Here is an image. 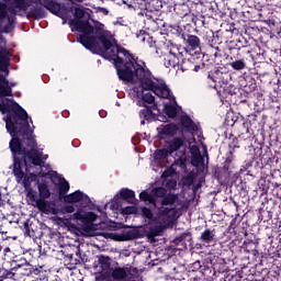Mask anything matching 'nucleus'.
I'll return each instance as SVG.
<instances>
[{
  "label": "nucleus",
  "instance_id": "f257e3e1",
  "mask_svg": "<svg viewBox=\"0 0 281 281\" xmlns=\"http://www.w3.org/2000/svg\"><path fill=\"white\" fill-rule=\"evenodd\" d=\"M31 3H40L45 10L58 16L63 21V25L68 22L71 32H79L78 43L95 52L105 60L114 65L116 76L122 82H135L138 80L143 91H153L158 98L164 100H172V91L166 83L155 81V76L146 61L139 59L131 50L122 45L113 44L111 41V32L104 30V24L97 22L93 25L91 14L85 11L82 7H75L74 3H60L56 0H30Z\"/></svg>",
  "mask_w": 281,
  "mask_h": 281
},
{
  "label": "nucleus",
  "instance_id": "f03ea898",
  "mask_svg": "<svg viewBox=\"0 0 281 281\" xmlns=\"http://www.w3.org/2000/svg\"><path fill=\"white\" fill-rule=\"evenodd\" d=\"M7 111V133L11 136L9 148L11 150L13 164L10 167L18 183L25 190L31 186L30 178L25 177L23 168L31 166H43V153L38 150V143L34 135V130L30 127V115L19 104L10 108L8 104H0V111Z\"/></svg>",
  "mask_w": 281,
  "mask_h": 281
},
{
  "label": "nucleus",
  "instance_id": "7ed1b4c3",
  "mask_svg": "<svg viewBox=\"0 0 281 281\" xmlns=\"http://www.w3.org/2000/svg\"><path fill=\"white\" fill-rule=\"evenodd\" d=\"M30 5L31 4L25 0H13V5L8 8V12L11 15H7L5 19L2 21V34H10V32L14 30L16 16H24L22 13H19V11L24 12L26 19H35V21H41V19L47 18V11H45L44 5H42L41 3L35 4L31 8Z\"/></svg>",
  "mask_w": 281,
  "mask_h": 281
},
{
  "label": "nucleus",
  "instance_id": "20e7f679",
  "mask_svg": "<svg viewBox=\"0 0 281 281\" xmlns=\"http://www.w3.org/2000/svg\"><path fill=\"white\" fill-rule=\"evenodd\" d=\"M13 87H16V83L10 82V80H8V78L3 74H0V100H2L0 104H7V106L9 108H12L14 106V104H18V106H20V109H22L27 115V111H25V109H23L14 100H10V99L3 100V98H11ZM10 111L11 110H8V108H5L4 112L0 110V113H3V114L7 113V116L4 117V122L8 120V116L10 115ZM5 128H8V122H5Z\"/></svg>",
  "mask_w": 281,
  "mask_h": 281
},
{
  "label": "nucleus",
  "instance_id": "39448f33",
  "mask_svg": "<svg viewBox=\"0 0 281 281\" xmlns=\"http://www.w3.org/2000/svg\"><path fill=\"white\" fill-rule=\"evenodd\" d=\"M74 220L80 221L83 232H91L93 229V222L98 221V215L93 212L82 214L81 212L74 213Z\"/></svg>",
  "mask_w": 281,
  "mask_h": 281
},
{
  "label": "nucleus",
  "instance_id": "423d86ee",
  "mask_svg": "<svg viewBox=\"0 0 281 281\" xmlns=\"http://www.w3.org/2000/svg\"><path fill=\"white\" fill-rule=\"evenodd\" d=\"M37 190L40 193V199L36 201V207L40 210V212H46L47 211V199L52 196V192L49 191V187L47 183L42 182L38 183Z\"/></svg>",
  "mask_w": 281,
  "mask_h": 281
},
{
  "label": "nucleus",
  "instance_id": "0eeeda50",
  "mask_svg": "<svg viewBox=\"0 0 281 281\" xmlns=\"http://www.w3.org/2000/svg\"><path fill=\"white\" fill-rule=\"evenodd\" d=\"M111 278L114 281H124L128 276H133V273H137V268L133 267H120L116 266L114 268H110Z\"/></svg>",
  "mask_w": 281,
  "mask_h": 281
},
{
  "label": "nucleus",
  "instance_id": "6e6552de",
  "mask_svg": "<svg viewBox=\"0 0 281 281\" xmlns=\"http://www.w3.org/2000/svg\"><path fill=\"white\" fill-rule=\"evenodd\" d=\"M12 60V53L5 47L0 46V71L10 76V65Z\"/></svg>",
  "mask_w": 281,
  "mask_h": 281
},
{
  "label": "nucleus",
  "instance_id": "1a4fd4ad",
  "mask_svg": "<svg viewBox=\"0 0 281 281\" xmlns=\"http://www.w3.org/2000/svg\"><path fill=\"white\" fill-rule=\"evenodd\" d=\"M180 124L183 133H196L199 131V126L196 123L188 114H182L180 116Z\"/></svg>",
  "mask_w": 281,
  "mask_h": 281
},
{
  "label": "nucleus",
  "instance_id": "9d476101",
  "mask_svg": "<svg viewBox=\"0 0 281 281\" xmlns=\"http://www.w3.org/2000/svg\"><path fill=\"white\" fill-rule=\"evenodd\" d=\"M158 135L164 138V137H175L177 133H179V125L175 123H169L166 125H160L157 128Z\"/></svg>",
  "mask_w": 281,
  "mask_h": 281
},
{
  "label": "nucleus",
  "instance_id": "9b49d317",
  "mask_svg": "<svg viewBox=\"0 0 281 281\" xmlns=\"http://www.w3.org/2000/svg\"><path fill=\"white\" fill-rule=\"evenodd\" d=\"M223 43V40H221V36L215 35L212 33V36L209 40V46L211 47L210 54L214 58H221L223 54H221V49L218 48V45Z\"/></svg>",
  "mask_w": 281,
  "mask_h": 281
},
{
  "label": "nucleus",
  "instance_id": "f8f14e48",
  "mask_svg": "<svg viewBox=\"0 0 281 281\" xmlns=\"http://www.w3.org/2000/svg\"><path fill=\"white\" fill-rule=\"evenodd\" d=\"M158 216L161 221H167V225H170L177 218V209L176 207H160L158 210Z\"/></svg>",
  "mask_w": 281,
  "mask_h": 281
},
{
  "label": "nucleus",
  "instance_id": "ddd939ff",
  "mask_svg": "<svg viewBox=\"0 0 281 281\" xmlns=\"http://www.w3.org/2000/svg\"><path fill=\"white\" fill-rule=\"evenodd\" d=\"M200 243H202V245H207V247L214 245V243H216V231L205 228L200 235Z\"/></svg>",
  "mask_w": 281,
  "mask_h": 281
},
{
  "label": "nucleus",
  "instance_id": "4468645a",
  "mask_svg": "<svg viewBox=\"0 0 281 281\" xmlns=\"http://www.w3.org/2000/svg\"><path fill=\"white\" fill-rule=\"evenodd\" d=\"M120 199H122V201H127V203H133V199H135V191L128 188H123L120 190L119 194L114 196L115 203H117Z\"/></svg>",
  "mask_w": 281,
  "mask_h": 281
},
{
  "label": "nucleus",
  "instance_id": "2eb2a0df",
  "mask_svg": "<svg viewBox=\"0 0 281 281\" xmlns=\"http://www.w3.org/2000/svg\"><path fill=\"white\" fill-rule=\"evenodd\" d=\"M182 38L191 49H199L201 47V40L196 35L182 34Z\"/></svg>",
  "mask_w": 281,
  "mask_h": 281
},
{
  "label": "nucleus",
  "instance_id": "dca6fc26",
  "mask_svg": "<svg viewBox=\"0 0 281 281\" xmlns=\"http://www.w3.org/2000/svg\"><path fill=\"white\" fill-rule=\"evenodd\" d=\"M202 269H203V266L201 265V261L193 262L190 266L189 278H191V280H193V281L201 280L200 271H202Z\"/></svg>",
  "mask_w": 281,
  "mask_h": 281
},
{
  "label": "nucleus",
  "instance_id": "f3484780",
  "mask_svg": "<svg viewBox=\"0 0 281 281\" xmlns=\"http://www.w3.org/2000/svg\"><path fill=\"white\" fill-rule=\"evenodd\" d=\"M184 145H186V140H183V138L175 137L169 142V145L167 146V148L169 149V153H171L172 155V153H177V150H180L181 148H183Z\"/></svg>",
  "mask_w": 281,
  "mask_h": 281
},
{
  "label": "nucleus",
  "instance_id": "a211bd4d",
  "mask_svg": "<svg viewBox=\"0 0 281 281\" xmlns=\"http://www.w3.org/2000/svg\"><path fill=\"white\" fill-rule=\"evenodd\" d=\"M173 11L180 19H184L190 13V7L187 3H177L173 7Z\"/></svg>",
  "mask_w": 281,
  "mask_h": 281
},
{
  "label": "nucleus",
  "instance_id": "6ab92c4d",
  "mask_svg": "<svg viewBox=\"0 0 281 281\" xmlns=\"http://www.w3.org/2000/svg\"><path fill=\"white\" fill-rule=\"evenodd\" d=\"M139 232L137 229H128L123 232L121 235H117L116 240L126 241V240H135L138 238Z\"/></svg>",
  "mask_w": 281,
  "mask_h": 281
},
{
  "label": "nucleus",
  "instance_id": "aec40b11",
  "mask_svg": "<svg viewBox=\"0 0 281 281\" xmlns=\"http://www.w3.org/2000/svg\"><path fill=\"white\" fill-rule=\"evenodd\" d=\"M82 196H85V193L82 191L77 190L68 195L64 196L65 203H80L82 201Z\"/></svg>",
  "mask_w": 281,
  "mask_h": 281
},
{
  "label": "nucleus",
  "instance_id": "412c9836",
  "mask_svg": "<svg viewBox=\"0 0 281 281\" xmlns=\"http://www.w3.org/2000/svg\"><path fill=\"white\" fill-rule=\"evenodd\" d=\"M250 128H251V121L249 120L245 121L239 128L238 137H241L243 139H245V135H246V138L249 139L251 137Z\"/></svg>",
  "mask_w": 281,
  "mask_h": 281
},
{
  "label": "nucleus",
  "instance_id": "4be33fe9",
  "mask_svg": "<svg viewBox=\"0 0 281 281\" xmlns=\"http://www.w3.org/2000/svg\"><path fill=\"white\" fill-rule=\"evenodd\" d=\"M157 110V104H154L153 106L140 110L139 117L142 120H153L155 117V113L153 111Z\"/></svg>",
  "mask_w": 281,
  "mask_h": 281
},
{
  "label": "nucleus",
  "instance_id": "5701e85b",
  "mask_svg": "<svg viewBox=\"0 0 281 281\" xmlns=\"http://www.w3.org/2000/svg\"><path fill=\"white\" fill-rule=\"evenodd\" d=\"M139 200L144 203H148L149 205H154V207H157V201L155 198H153V191L148 193V191H142L139 193Z\"/></svg>",
  "mask_w": 281,
  "mask_h": 281
},
{
  "label": "nucleus",
  "instance_id": "b1692460",
  "mask_svg": "<svg viewBox=\"0 0 281 281\" xmlns=\"http://www.w3.org/2000/svg\"><path fill=\"white\" fill-rule=\"evenodd\" d=\"M168 194V190L164 187H156L151 189V196L157 202L158 199H161L164 201V198Z\"/></svg>",
  "mask_w": 281,
  "mask_h": 281
},
{
  "label": "nucleus",
  "instance_id": "393cba45",
  "mask_svg": "<svg viewBox=\"0 0 281 281\" xmlns=\"http://www.w3.org/2000/svg\"><path fill=\"white\" fill-rule=\"evenodd\" d=\"M179 201V195L175 193H166L161 200V205H175Z\"/></svg>",
  "mask_w": 281,
  "mask_h": 281
},
{
  "label": "nucleus",
  "instance_id": "a878e982",
  "mask_svg": "<svg viewBox=\"0 0 281 281\" xmlns=\"http://www.w3.org/2000/svg\"><path fill=\"white\" fill-rule=\"evenodd\" d=\"M16 273H18V276L30 277V276H32V273H36V269H34V266H32V265H30V262H27L25 266H23L21 269H19V271Z\"/></svg>",
  "mask_w": 281,
  "mask_h": 281
},
{
  "label": "nucleus",
  "instance_id": "bb28decb",
  "mask_svg": "<svg viewBox=\"0 0 281 281\" xmlns=\"http://www.w3.org/2000/svg\"><path fill=\"white\" fill-rule=\"evenodd\" d=\"M229 66L234 71H243V69H247V61L245 59H235Z\"/></svg>",
  "mask_w": 281,
  "mask_h": 281
},
{
  "label": "nucleus",
  "instance_id": "cd10ccee",
  "mask_svg": "<svg viewBox=\"0 0 281 281\" xmlns=\"http://www.w3.org/2000/svg\"><path fill=\"white\" fill-rule=\"evenodd\" d=\"M59 199H65L66 194L69 192V182L63 178L58 184Z\"/></svg>",
  "mask_w": 281,
  "mask_h": 281
},
{
  "label": "nucleus",
  "instance_id": "c85d7f7f",
  "mask_svg": "<svg viewBox=\"0 0 281 281\" xmlns=\"http://www.w3.org/2000/svg\"><path fill=\"white\" fill-rule=\"evenodd\" d=\"M8 16V4L0 2V34H3V20Z\"/></svg>",
  "mask_w": 281,
  "mask_h": 281
},
{
  "label": "nucleus",
  "instance_id": "c756f323",
  "mask_svg": "<svg viewBox=\"0 0 281 281\" xmlns=\"http://www.w3.org/2000/svg\"><path fill=\"white\" fill-rule=\"evenodd\" d=\"M154 155H155V159L164 160V159H168L172 154L170 149H168L167 147V148L157 149Z\"/></svg>",
  "mask_w": 281,
  "mask_h": 281
},
{
  "label": "nucleus",
  "instance_id": "7c9ffc66",
  "mask_svg": "<svg viewBox=\"0 0 281 281\" xmlns=\"http://www.w3.org/2000/svg\"><path fill=\"white\" fill-rule=\"evenodd\" d=\"M162 233H164V226L150 227L149 231L147 232V238L149 239L157 238V236H161Z\"/></svg>",
  "mask_w": 281,
  "mask_h": 281
},
{
  "label": "nucleus",
  "instance_id": "2f4dec72",
  "mask_svg": "<svg viewBox=\"0 0 281 281\" xmlns=\"http://www.w3.org/2000/svg\"><path fill=\"white\" fill-rule=\"evenodd\" d=\"M164 112L167 117H170L171 120H175V117H177V106L172 104H165Z\"/></svg>",
  "mask_w": 281,
  "mask_h": 281
},
{
  "label": "nucleus",
  "instance_id": "473e14b6",
  "mask_svg": "<svg viewBox=\"0 0 281 281\" xmlns=\"http://www.w3.org/2000/svg\"><path fill=\"white\" fill-rule=\"evenodd\" d=\"M214 276L212 268L209 266H202V270H200V278H204V280H210Z\"/></svg>",
  "mask_w": 281,
  "mask_h": 281
},
{
  "label": "nucleus",
  "instance_id": "72a5a7b5",
  "mask_svg": "<svg viewBox=\"0 0 281 281\" xmlns=\"http://www.w3.org/2000/svg\"><path fill=\"white\" fill-rule=\"evenodd\" d=\"M27 265V259L25 258H21L20 260H13L11 263L12 271H19V269H21L22 267Z\"/></svg>",
  "mask_w": 281,
  "mask_h": 281
},
{
  "label": "nucleus",
  "instance_id": "f704fd0d",
  "mask_svg": "<svg viewBox=\"0 0 281 281\" xmlns=\"http://www.w3.org/2000/svg\"><path fill=\"white\" fill-rule=\"evenodd\" d=\"M221 76H223V72L218 69L211 70L207 75L209 80H212V82H218L221 80Z\"/></svg>",
  "mask_w": 281,
  "mask_h": 281
},
{
  "label": "nucleus",
  "instance_id": "c9c22d12",
  "mask_svg": "<svg viewBox=\"0 0 281 281\" xmlns=\"http://www.w3.org/2000/svg\"><path fill=\"white\" fill-rule=\"evenodd\" d=\"M2 274L0 276V278H5L9 280H16V278H19V274L15 270H2Z\"/></svg>",
  "mask_w": 281,
  "mask_h": 281
},
{
  "label": "nucleus",
  "instance_id": "e433bc0d",
  "mask_svg": "<svg viewBox=\"0 0 281 281\" xmlns=\"http://www.w3.org/2000/svg\"><path fill=\"white\" fill-rule=\"evenodd\" d=\"M191 157V165L192 166H199V164H203V156H201V153L199 151V148H196V153L192 154Z\"/></svg>",
  "mask_w": 281,
  "mask_h": 281
},
{
  "label": "nucleus",
  "instance_id": "4c0bfd02",
  "mask_svg": "<svg viewBox=\"0 0 281 281\" xmlns=\"http://www.w3.org/2000/svg\"><path fill=\"white\" fill-rule=\"evenodd\" d=\"M99 265L101 266V269H111V258L106 256H100Z\"/></svg>",
  "mask_w": 281,
  "mask_h": 281
},
{
  "label": "nucleus",
  "instance_id": "58836bf2",
  "mask_svg": "<svg viewBox=\"0 0 281 281\" xmlns=\"http://www.w3.org/2000/svg\"><path fill=\"white\" fill-rule=\"evenodd\" d=\"M142 100L145 104H155V95H153L150 92L143 93Z\"/></svg>",
  "mask_w": 281,
  "mask_h": 281
},
{
  "label": "nucleus",
  "instance_id": "ea45409f",
  "mask_svg": "<svg viewBox=\"0 0 281 281\" xmlns=\"http://www.w3.org/2000/svg\"><path fill=\"white\" fill-rule=\"evenodd\" d=\"M26 196L29 198L31 203H35V207H36V201H38V199H37L38 195H37L36 191L30 189L26 193Z\"/></svg>",
  "mask_w": 281,
  "mask_h": 281
},
{
  "label": "nucleus",
  "instance_id": "a19ab883",
  "mask_svg": "<svg viewBox=\"0 0 281 281\" xmlns=\"http://www.w3.org/2000/svg\"><path fill=\"white\" fill-rule=\"evenodd\" d=\"M142 215L144 216V218H148L149 221H153V218L155 217L153 211L146 206L142 209Z\"/></svg>",
  "mask_w": 281,
  "mask_h": 281
},
{
  "label": "nucleus",
  "instance_id": "79ce46f5",
  "mask_svg": "<svg viewBox=\"0 0 281 281\" xmlns=\"http://www.w3.org/2000/svg\"><path fill=\"white\" fill-rule=\"evenodd\" d=\"M135 212H137V209H135V206H125L122 209V214L126 216L135 214Z\"/></svg>",
  "mask_w": 281,
  "mask_h": 281
},
{
  "label": "nucleus",
  "instance_id": "37998d69",
  "mask_svg": "<svg viewBox=\"0 0 281 281\" xmlns=\"http://www.w3.org/2000/svg\"><path fill=\"white\" fill-rule=\"evenodd\" d=\"M170 33L173 34L175 36H183V30H181V26H171Z\"/></svg>",
  "mask_w": 281,
  "mask_h": 281
},
{
  "label": "nucleus",
  "instance_id": "c03bdc74",
  "mask_svg": "<svg viewBox=\"0 0 281 281\" xmlns=\"http://www.w3.org/2000/svg\"><path fill=\"white\" fill-rule=\"evenodd\" d=\"M61 212L64 214H74V212H76V207L71 204H68L61 207Z\"/></svg>",
  "mask_w": 281,
  "mask_h": 281
},
{
  "label": "nucleus",
  "instance_id": "a18cd8bd",
  "mask_svg": "<svg viewBox=\"0 0 281 281\" xmlns=\"http://www.w3.org/2000/svg\"><path fill=\"white\" fill-rule=\"evenodd\" d=\"M186 236L184 235H181V236H179V237H176L175 239H173V245L176 246V247H179V245H186Z\"/></svg>",
  "mask_w": 281,
  "mask_h": 281
},
{
  "label": "nucleus",
  "instance_id": "49530a36",
  "mask_svg": "<svg viewBox=\"0 0 281 281\" xmlns=\"http://www.w3.org/2000/svg\"><path fill=\"white\" fill-rule=\"evenodd\" d=\"M192 183H194V178L189 176L183 179V186H192Z\"/></svg>",
  "mask_w": 281,
  "mask_h": 281
},
{
  "label": "nucleus",
  "instance_id": "de8ad7c7",
  "mask_svg": "<svg viewBox=\"0 0 281 281\" xmlns=\"http://www.w3.org/2000/svg\"><path fill=\"white\" fill-rule=\"evenodd\" d=\"M24 229L26 236H32V232L30 231V221L24 222Z\"/></svg>",
  "mask_w": 281,
  "mask_h": 281
},
{
  "label": "nucleus",
  "instance_id": "09e8293b",
  "mask_svg": "<svg viewBox=\"0 0 281 281\" xmlns=\"http://www.w3.org/2000/svg\"><path fill=\"white\" fill-rule=\"evenodd\" d=\"M165 67L167 68L175 67V61H172V59H169L168 57L165 58Z\"/></svg>",
  "mask_w": 281,
  "mask_h": 281
},
{
  "label": "nucleus",
  "instance_id": "8fccbe9b",
  "mask_svg": "<svg viewBox=\"0 0 281 281\" xmlns=\"http://www.w3.org/2000/svg\"><path fill=\"white\" fill-rule=\"evenodd\" d=\"M81 201L86 204L89 205L91 203V198H89V195L83 193V196L81 199Z\"/></svg>",
  "mask_w": 281,
  "mask_h": 281
},
{
  "label": "nucleus",
  "instance_id": "3c124183",
  "mask_svg": "<svg viewBox=\"0 0 281 281\" xmlns=\"http://www.w3.org/2000/svg\"><path fill=\"white\" fill-rule=\"evenodd\" d=\"M136 36H137V38H139L143 42L146 41V37H144V36H146L145 31H140L139 34H137Z\"/></svg>",
  "mask_w": 281,
  "mask_h": 281
},
{
  "label": "nucleus",
  "instance_id": "603ef678",
  "mask_svg": "<svg viewBox=\"0 0 281 281\" xmlns=\"http://www.w3.org/2000/svg\"><path fill=\"white\" fill-rule=\"evenodd\" d=\"M236 144H238V138L233 139V143L229 144V148H233V150H234V148H239V146Z\"/></svg>",
  "mask_w": 281,
  "mask_h": 281
},
{
  "label": "nucleus",
  "instance_id": "864d4df0",
  "mask_svg": "<svg viewBox=\"0 0 281 281\" xmlns=\"http://www.w3.org/2000/svg\"><path fill=\"white\" fill-rule=\"evenodd\" d=\"M224 93H228L229 95H234V93H236V92H233L232 88H227V89H224Z\"/></svg>",
  "mask_w": 281,
  "mask_h": 281
},
{
  "label": "nucleus",
  "instance_id": "5fc2aeb1",
  "mask_svg": "<svg viewBox=\"0 0 281 281\" xmlns=\"http://www.w3.org/2000/svg\"><path fill=\"white\" fill-rule=\"evenodd\" d=\"M68 259H69V262L67 265H70L71 267H74V265H76V262H71V260H74V255H70Z\"/></svg>",
  "mask_w": 281,
  "mask_h": 281
},
{
  "label": "nucleus",
  "instance_id": "6e6d98bb",
  "mask_svg": "<svg viewBox=\"0 0 281 281\" xmlns=\"http://www.w3.org/2000/svg\"><path fill=\"white\" fill-rule=\"evenodd\" d=\"M74 1H77V0H68V2H64V3H74V5H75L76 8H82V5L77 4V3H75Z\"/></svg>",
  "mask_w": 281,
  "mask_h": 281
},
{
  "label": "nucleus",
  "instance_id": "4d7b16f0",
  "mask_svg": "<svg viewBox=\"0 0 281 281\" xmlns=\"http://www.w3.org/2000/svg\"><path fill=\"white\" fill-rule=\"evenodd\" d=\"M231 227H232L233 229H236V218H233V220L231 221Z\"/></svg>",
  "mask_w": 281,
  "mask_h": 281
},
{
  "label": "nucleus",
  "instance_id": "13d9d810",
  "mask_svg": "<svg viewBox=\"0 0 281 281\" xmlns=\"http://www.w3.org/2000/svg\"><path fill=\"white\" fill-rule=\"evenodd\" d=\"M100 12L103 14H109V10L106 8H100Z\"/></svg>",
  "mask_w": 281,
  "mask_h": 281
},
{
  "label": "nucleus",
  "instance_id": "bf43d9fd",
  "mask_svg": "<svg viewBox=\"0 0 281 281\" xmlns=\"http://www.w3.org/2000/svg\"><path fill=\"white\" fill-rule=\"evenodd\" d=\"M203 155H204V157H206V159H210V156L207 155V149H205V150L203 151Z\"/></svg>",
  "mask_w": 281,
  "mask_h": 281
},
{
  "label": "nucleus",
  "instance_id": "052dcab7",
  "mask_svg": "<svg viewBox=\"0 0 281 281\" xmlns=\"http://www.w3.org/2000/svg\"><path fill=\"white\" fill-rule=\"evenodd\" d=\"M199 69H201V66L195 65V66H194V71H199Z\"/></svg>",
  "mask_w": 281,
  "mask_h": 281
},
{
  "label": "nucleus",
  "instance_id": "680f3d73",
  "mask_svg": "<svg viewBox=\"0 0 281 281\" xmlns=\"http://www.w3.org/2000/svg\"><path fill=\"white\" fill-rule=\"evenodd\" d=\"M226 164H232V158L227 157Z\"/></svg>",
  "mask_w": 281,
  "mask_h": 281
},
{
  "label": "nucleus",
  "instance_id": "e2e57ef3",
  "mask_svg": "<svg viewBox=\"0 0 281 281\" xmlns=\"http://www.w3.org/2000/svg\"><path fill=\"white\" fill-rule=\"evenodd\" d=\"M188 281H194V279H192V277L188 276Z\"/></svg>",
  "mask_w": 281,
  "mask_h": 281
},
{
  "label": "nucleus",
  "instance_id": "0e129e2a",
  "mask_svg": "<svg viewBox=\"0 0 281 281\" xmlns=\"http://www.w3.org/2000/svg\"><path fill=\"white\" fill-rule=\"evenodd\" d=\"M200 187H201V183H198L196 187H195L196 190H199Z\"/></svg>",
  "mask_w": 281,
  "mask_h": 281
},
{
  "label": "nucleus",
  "instance_id": "69168bd1",
  "mask_svg": "<svg viewBox=\"0 0 281 281\" xmlns=\"http://www.w3.org/2000/svg\"><path fill=\"white\" fill-rule=\"evenodd\" d=\"M4 251H10V247H7V248L4 249Z\"/></svg>",
  "mask_w": 281,
  "mask_h": 281
},
{
  "label": "nucleus",
  "instance_id": "338daca9",
  "mask_svg": "<svg viewBox=\"0 0 281 281\" xmlns=\"http://www.w3.org/2000/svg\"><path fill=\"white\" fill-rule=\"evenodd\" d=\"M140 124H146V122H145V121H142Z\"/></svg>",
  "mask_w": 281,
  "mask_h": 281
},
{
  "label": "nucleus",
  "instance_id": "774afa93",
  "mask_svg": "<svg viewBox=\"0 0 281 281\" xmlns=\"http://www.w3.org/2000/svg\"><path fill=\"white\" fill-rule=\"evenodd\" d=\"M231 155H234V151H231Z\"/></svg>",
  "mask_w": 281,
  "mask_h": 281
}]
</instances>
